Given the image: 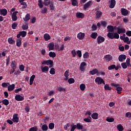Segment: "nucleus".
I'll list each match as a JSON object with an SVG mask.
<instances>
[{
  "label": "nucleus",
  "instance_id": "1",
  "mask_svg": "<svg viewBox=\"0 0 131 131\" xmlns=\"http://www.w3.org/2000/svg\"><path fill=\"white\" fill-rule=\"evenodd\" d=\"M107 29L108 33L107 34V36L110 39H118L119 38V34L117 33L114 32V29L113 28V26L109 25L107 27Z\"/></svg>",
  "mask_w": 131,
  "mask_h": 131
},
{
  "label": "nucleus",
  "instance_id": "2",
  "mask_svg": "<svg viewBox=\"0 0 131 131\" xmlns=\"http://www.w3.org/2000/svg\"><path fill=\"white\" fill-rule=\"evenodd\" d=\"M113 86H115L116 88V91L118 94H121V92H122V88L119 86V84L113 83Z\"/></svg>",
  "mask_w": 131,
  "mask_h": 131
},
{
  "label": "nucleus",
  "instance_id": "3",
  "mask_svg": "<svg viewBox=\"0 0 131 131\" xmlns=\"http://www.w3.org/2000/svg\"><path fill=\"white\" fill-rule=\"evenodd\" d=\"M42 65H53L54 62L52 60H43L41 62Z\"/></svg>",
  "mask_w": 131,
  "mask_h": 131
},
{
  "label": "nucleus",
  "instance_id": "4",
  "mask_svg": "<svg viewBox=\"0 0 131 131\" xmlns=\"http://www.w3.org/2000/svg\"><path fill=\"white\" fill-rule=\"evenodd\" d=\"M92 4L93 2H92V1H90L86 3L83 6V10H84V11H86V10H88V9H89V8H90V7L92 6Z\"/></svg>",
  "mask_w": 131,
  "mask_h": 131
},
{
  "label": "nucleus",
  "instance_id": "5",
  "mask_svg": "<svg viewBox=\"0 0 131 131\" xmlns=\"http://www.w3.org/2000/svg\"><path fill=\"white\" fill-rule=\"evenodd\" d=\"M118 34H121V33H125V29L124 28H120V26H118L117 28Z\"/></svg>",
  "mask_w": 131,
  "mask_h": 131
},
{
  "label": "nucleus",
  "instance_id": "6",
  "mask_svg": "<svg viewBox=\"0 0 131 131\" xmlns=\"http://www.w3.org/2000/svg\"><path fill=\"white\" fill-rule=\"evenodd\" d=\"M97 43L100 45V43H102V42H104L105 41V38L102 36H98L97 38Z\"/></svg>",
  "mask_w": 131,
  "mask_h": 131
},
{
  "label": "nucleus",
  "instance_id": "7",
  "mask_svg": "<svg viewBox=\"0 0 131 131\" xmlns=\"http://www.w3.org/2000/svg\"><path fill=\"white\" fill-rule=\"evenodd\" d=\"M98 72L99 71H98V69H94L89 72V74H91L92 75H95V74H97V75H101V73H98Z\"/></svg>",
  "mask_w": 131,
  "mask_h": 131
},
{
  "label": "nucleus",
  "instance_id": "8",
  "mask_svg": "<svg viewBox=\"0 0 131 131\" xmlns=\"http://www.w3.org/2000/svg\"><path fill=\"white\" fill-rule=\"evenodd\" d=\"M15 99L16 100V101L20 102V101H23V100H24V96H22L20 95L17 94L15 96Z\"/></svg>",
  "mask_w": 131,
  "mask_h": 131
},
{
  "label": "nucleus",
  "instance_id": "9",
  "mask_svg": "<svg viewBox=\"0 0 131 131\" xmlns=\"http://www.w3.org/2000/svg\"><path fill=\"white\" fill-rule=\"evenodd\" d=\"M126 59V55L124 54H121L119 56L118 60L119 62H123V60H125Z\"/></svg>",
  "mask_w": 131,
  "mask_h": 131
},
{
  "label": "nucleus",
  "instance_id": "10",
  "mask_svg": "<svg viewBox=\"0 0 131 131\" xmlns=\"http://www.w3.org/2000/svg\"><path fill=\"white\" fill-rule=\"evenodd\" d=\"M12 121H13V122H19V117H18V114H15L13 115Z\"/></svg>",
  "mask_w": 131,
  "mask_h": 131
},
{
  "label": "nucleus",
  "instance_id": "11",
  "mask_svg": "<svg viewBox=\"0 0 131 131\" xmlns=\"http://www.w3.org/2000/svg\"><path fill=\"white\" fill-rule=\"evenodd\" d=\"M103 80V78L100 77H97L95 78V82H97L98 84H102Z\"/></svg>",
  "mask_w": 131,
  "mask_h": 131
},
{
  "label": "nucleus",
  "instance_id": "12",
  "mask_svg": "<svg viewBox=\"0 0 131 131\" xmlns=\"http://www.w3.org/2000/svg\"><path fill=\"white\" fill-rule=\"evenodd\" d=\"M85 36V34L84 33H81L80 32L77 35V37L79 39H80V40H82L83 38H84V36Z\"/></svg>",
  "mask_w": 131,
  "mask_h": 131
},
{
  "label": "nucleus",
  "instance_id": "13",
  "mask_svg": "<svg viewBox=\"0 0 131 131\" xmlns=\"http://www.w3.org/2000/svg\"><path fill=\"white\" fill-rule=\"evenodd\" d=\"M76 125L77 129L78 130L81 129L82 131L86 130V129H83V126L82 125L80 124V123H77V124Z\"/></svg>",
  "mask_w": 131,
  "mask_h": 131
},
{
  "label": "nucleus",
  "instance_id": "14",
  "mask_svg": "<svg viewBox=\"0 0 131 131\" xmlns=\"http://www.w3.org/2000/svg\"><path fill=\"white\" fill-rule=\"evenodd\" d=\"M104 58L105 59L106 62H109L112 60V56L110 54L104 56Z\"/></svg>",
  "mask_w": 131,
  "mask_h": 131
},
{
  "label": "nucleus",
  "instance_id": "15",
  "mask_svg": "<svg viewBox=\"0 0 131 131\" xmlns=\"http://www.w3.org/2000/svg\"><path fill=\"white\" fill-rule=\"evenodd\" d=\"M102 15H103V13L102 11H97L96 12V19H99V18H101L102 17Z\"/></svg>",
  "mask_w": 131,
  "mask_h": 131
},
{
  "label": "nucleus",
  "instance_id": "16",
  "mask_svg": "<svg viewBox=\"0 0 131 131\" xmlns=\"http://www.w3.org/2000/svg\"><path fill=\"white\" fill-rule=\"evenodd\" d=\"M1 15L2 16H7L8 14V11L6 9H1L0 10Z\"/></svg>",
  "mask_w": 131,
  "mask_h": 131
},
{
  "label": "nucleus",
  "instance_id": "17",
  "mask_svg": "<svg viewBox=\"0 0 131 131\" xmlns=\"http://www.w3.org/2000/svg\"><path fill=\"white\" fill-rule=\"evenodd\" d=\"M84 66H86V63L85 62H82L81 63L80 65V70L81 71H84Z\"/></svg>",
  "mask_w": 131,
  "mask_h": 131
},
{
  "label": "nucleus",
  "instance_id": "18",
  "mask_svg": "<svg viewBox=\"0 0 131 131\" xmlns=\"http://www.w3.org/2000/svg\"><path fill=\"white\" fill-rule=\"evenodd\" d=\"M10 66H11L12 69H16L17 68V62H16V61L15 60H13L11 62Z\"/></svg>",
  "mask_w": 131,
  "mask_h": 131
},
{
  "label": "nucleus",
  "instance_id": "19",
  "mask_svg": "<svg viewBox=\"0 0 131 131\" xmlns=\"http://www.w3.org/2000/svg\"><path fill=\"white\" fill-rule=\"evenodd\" d=\"M76 17L77 18L83 19V18H84V14L81 12H77L76 14Z\"/></svg>",
  "mask_w": 131,
  "mask_h": 131
},
{
  "label": "nucleus",
  "instance_id": "20",
  "mask_svg": "<svg viewBox=\"0 0 131 131\" xmlns=\"http://www.w3.org/2000/svg\"><path fill=\"white\" fill-rule=\"evenodd\" d=\"M16 47H18V48H20V46H21V45H22V38L16 39Z\"/></svg>",
  "mask_w": 131,
  "mask_h": 131
},
{
  "label": "nucleus",
  "instance_id": "21",
  "mask_svg": "<svg viewBox=\"0 0 131 131\" xmlns=\"http://www.w3.org/2000/svg\"><path fill=\"white\" fill-rule=\"evenodd\" d=\"M115 5H116V1H115V0H111L109 8H110V9H113V8L115 7Z\"/></svg>",
  "mask_w": 131,
  "mask_h": 131
},
{
  "label": "nucleus",
  "instance_id": "22",
  "mask_svg": "<svg viewBox=\"0 0 131 131\" xmlns=\"http://www.w3.org/2000/svg\"><path fill=\"white\" fill-rule=\"evenodd\" d=\"M43 38L46 41H48V40L51 39V36H50V34L46 33L44 34Z\"/></svg>",
  "mask_w": 131,
  "mask_h": 131
},
{
  "label": "nucleus",
  "instance_id": "23",
  "mask_svg": "<svg viewBox=\"0 0 131 131\" xmlns=\"http://www.w3.org/2000/svg\"><path fill=\"white\" fill-rule=\"evenodd\" d=\"M54 47H55V44H54V43H49L48 45L49 51H53V50H54Z\"/></svg>",
  "mask_w": 131,
  "mask_h": 131
},
{
  "label": "nucleus",
  "instance_id": "24",
  "mask_svg": "<svg viewBox=\"0 0 131 131\" xmlns=\"http://www.w3.org/2000/svg\"><path fill=\"white\" fill-rule=\"evenodd\" d=\"M49 7L51 11H54L55 10V6H54V1H51V3L49 4Z\"/></svg>",
  "mask_w": 131,
  "mask_h": 131
},
{
  "label": "nucleus",
  "instance_id": "25",
  "mask_svg": "<svg viewBox=\"0 0 131 131\" xmlns=\"http://www.w3.org/2000/svg\"><path fill=\"white\" fill-rule=\"evenodd\" d=\"M41 70L43 73L48 72V71H49V67L48 66H45L44 67H41Z\"/></svg>",
  "mask_w": 131,
  "mask_h": 131
},
{
  "label": "nucleus",
  "instance_id": "26",
  "mask_svg": "<svg viewBox=\"0 0 131 131\" xmlns=\"http://www.w3.org/2000/svg\"><path fill=\"white\" fill-rule=\"evenodd\" d=\"M8 42L9 45H15V40L13 39L12 37H9L8 39Z\"/></svg>",
  "mask_w": 131,
  "mask_h": 131
},
{
  "label": "nucleus",
  "instance_id": "27",
  "mask_svg": "<svg viewBox=\"0 0 131 131\" xmlns=\"http://www.w3.org/2000/svg\"><path fill=\"white\" fill-rule=\"evenodd\" d=\"M34 78H35V75H33L30 77V85H32L33 81H34Z\"/></svg>",
  "mask_w": 131,
  "mask_h": 131
},
{
  "label": "nucleus",
  "instance_id": "28",
  "mask_svg": "<svg viewBox=\"0 0 131 131\" xmlns=\"http://www.w3.org/2000/svg\"><path fill=\"white\" fill-rule=\"evenodd\" d=\"M15 89V84H12L8 87V91L9 92H12Z\"/></svg>",
  "mask_w": 131,
  "mask_h": 131
},
{
  "label": "nucleus",
  "instance_id": "29",
  "mask_svg": "<svg viewBox=\"0 0 131 131\" xmlns=\"http://www.w3.org/2000/svg\"><path fill=\"white\" fill-rule=\"evenodd\" d=\"M121 13L123 16H127L128 14V11L126 10L125 9H123L121 10Z\"/></svg>",
  "mask_w": 131,
  "mask_h": 131
},
{
  "label": "nucleus",
  "instance_id": "30",
  "mask_svg": "<svg viewBox=\"0 0 131 131\" xmlns=\"http://www.w3.org/2000/svg\"><path fill=\"white\" fill-rule=\"evenodd\" d=\"M24 20L25 21V22H27L28 21H29L30 20V14H27L25 16V18H24Z\"/></svg>",
  "mask_w": 131,
  "mask_h": 131
},
{
  "label": "nucleus",
  "instance_id": "31",
  "mask_svg": "<svg viewBox=\"0 0 131 131\" xmlns=\"http://www.w3.org/2000/svg\"><path fill=\"white\" fill-rule=\"evenodd\" d=\"M98 116H99V115L97 113H93V114L91 115L92 118L95 120L98 119Z\"/></svg>",
  "mask_w": 131,
  "mask_h": 131
},
{
  "label": "nucleus",
  "instance_id": "32",
  "mask_svg": "<svg viewBox=\"0 0 131 131\" xmlns=\"http://www.w3.org/2000/svg\"><path fill=\"white\" fill-rule=\"evenodd\" d=\"M38 6L40 8V9L43 8V2L41 0H38Z\"/></svg>",
  "mask_w": 131,
  "mask_h": 131
},
{
  "label": "nucleus",
  "instance_id": "33",
  "mask_svg": "<svg viewBox=\"0 0 131 131\" xmlns=\"http://www.w3.org/2000/svg\"><path fill=\"white\" fill-rule=\"evenodd\" d=\"M19 33L21 37H25V36H26V34H27V32L25 31H20Z\"/></svg>",
  "mask_w": 131,
  "mask_h": 131
},
{
  "label": "nucleus",
  "instance_id": "34",
  "mask_svg": "<svg viewBox=\"0 0 131 131\" xmlns=\"http://www.w3.org/2000/svg\"><path fill=\"white\" fill-rule=\"evenodd\" d=\"M97 36H98V33L96 32H93L91 35V37L92 38H94V39H96V38H97Z\"/></svg>",
  "mask_w": 131,
  "mask_h": 131
},
{
  "label": "nucleus",
  "instance_id": "35",
  "mask_svg": "<svg viewBox=\"0 0 131 131\" xmlns=\"http://www.w3.org/2000/svg\"><path fill=\"white\" fill-rule=\"evenodd\" d=\"M49 56L50 58H55L56 57V53L51 51L49 53Z\"/></svg>",
  "mask_w": 131,
  "mask_h": 131
},
{
  "label": "nucleus",
  "instance_id": "36",
  "mask_svg": "<svg viewBox=\"0 0 131 131\" xmlns=\"http://www.w3.org/2000/svg\"><path fill=\"white\" fill-rule=\"evenodd\" d=\"M64 77L66 78L64 79V80H68V77L69 76V71H66L64 74Z\"/></svg>",
  "mask_w": 131,
  "mask_h": 131
},
{
  "label": "nucleus",
  "instance_id": "37",
  "mask_svg": "<svg viewBox=\"0 0 131 131\" xmlns=\"http://www.w3.org/2000/svg\"><path fill=\"white\" fill-rule=\"evenodd\" d=\"M52 2L51 0H44L43 4L45 5V6H49L50 4Z\"/></svg>",
  "mask_w": 131,
  "mask_h": 131
},
{
  "label": "nucleus",
  "instance_id": "38",
  "mask_svg": "<svg viewBox=\"0 0 131 131\" xmlns=\"http://www.w3.org/2000/svg\"><path fill=\"white\" fill-rule=\"evenodd\" d=\"M71 3L72 6H74L75 7V6H78V2H77V0H71Z\"/></svg>",
  "mask_w": 131,
  "mask_h": 131
},
{
  "label": "nucleus",
  "instance_id": "39",
  "mask_svg": "<svg viewBox=\"0 0 131 131\" xmlns=\"http://www.w3.org/2000/svg\"><path fill=\"white\" fill-rule=\"evenodd\" d=\"M2 103L5 106H8V105H9V102L8 99H4L3 100H2Z\"/></svg>",
  "mask_w": 131,
  "mask_h": 131
},
{
  "label": "nucleus",
  "instance_id": "40",
  "mask_svg": "<svg viewBox=\"0 0 131 131\" xmlns=\"http://www.w3.org/2000/svg\"><path fill=\"white\" fill-rule=\"evenodd\" d=\"M83 120L85 122H92V118L91 116H89L86 118H84Z\"/></svg>",
  "mask_w": 131,
  "mask_h": 131
},
{
  "label": "nucleus",
  "instance_id": "41",
  "mask_svg": "<svg viewBox=\"0 0 131 131\" xmlns=\"http://www.w3.org/2000/svg\"><path fill=\"white\" fill-rule=\"evenodd\" d=\"M117 128L119 131H122L124 129V128H123V126H122L121 124H119L117 126Z\"/></svg>",
  "mask_w": 131,
  "mask_h": 131
},
{
  "label": "nucleus",
  "instance_id": "42",
  "mask_svg": "<svg viewBox=\"0 0 131 131\" xmlns=\"http://www.w3.org/2000/svg\"><path fill=\"white\" fill-rule=\"evenodd\" d=\"M104 90L105 91H111L112 89L111 87L109 86V84H106L104 85Z\"/></svg>",
  "mask_w": 131,
  "mask_h": 131
},
{
  "label": "nucleus",
  "instance_id": "43",
  "mask_svg": "<svg viewBox=\"0 0 131 131\" xmlns=\"http://www.w3.org/2000/svg\"><path fill=\"white\" fill-rule=\"evenodd\" d=\"M80 89L83 92L85 90V84L82 83L80 85Z\"/></svg>",
  "mask_w": 131,
  "mask_h": 131
},
{
  "label": "nucleus",
  "instance_id": "44",
  "mask_svg": "<svg viewBox=\"0 0 131 131\" xmlns=\"http://www.w3.org/2000/svg\"><path fill=\"white\" fill-rule=\"evenodd\" d=\"M68 81L70 84H71L72 83H74V82H75V80L73 78L69 79Z\"/></svg>",
  "mask_w": 131,
  "mask_h": 131
},
{
  "label": "nucleus",
  "instance_id": "45",
  "mask_svg": "<svg viewBox=\"0 0 131 131\" xmlns=\"http://www.w3.org/2000/svg\"><path fill=\"white\" fill-rule=\"evenodd\" d=\"M20 4L21 6H23V9H26L27 8V4L26 2H23L20 3Z\"/></svg>",
  "mask_w": 131,
  "mask_h": 131
},
{
  "label": "nucleus",
  "instance_id": "46",
  "mask_svg": "<svg viewBox=\"0 0 131 131\" xmlns=\"http://www.w3.org/2000/svg\"><path fill=\"white\" fill-rule=\"evenodd\" d=\"M54 127H55V124H54V123H50L49 124V128L50 129H54Z\"/></svg>",
  "mask_w": 131,
  "mask_h": 131
},
{
  "label": "nucleus",
  "instance_id": "47",
  "mask_svg": "<svg viewBox=\"0 0 131 131\" xmlns=\"http://www.w3.org/2000/svg\"><path fill=\"white\" fill-rule=\"evenodd\" d=\"M84 59H89L90 55L89 54V52H85L83 55Z\"/></svg>",
  "mask_w": 131,
  "mask_h": 131
},
{
  "label": "nucleus",
  "instance_id": "48",
  "mask_svg": "<svg viewBox=\"0 0 131 131\" xmlns=\"http://www.w3.org/2000/svg\"><path fill=\"white\" fill-rule=\"evenodd\" d=\"M17 26H18V24L17 23H13L11 25L12 29H16Z\"/></svg>",
  "mask_w": 131,
  "mask_h": 131
},
{
  "label": "nucleus",
  "instance_id": "49",
  "mask_svg": "<svg viewBox=\"0 0 131 131\" xmlns=\"http://www.w3.org/2000/svg\"><path fill=\"white\" fill-rule=\"evenodd\" d=\"M8 85H10V83H9V82H3L2 84V86H3V88H7L8 86Z\"/></svg>",
  "mask_w": 131,
  "mask_h": 131
},
{
  "label": "nucleus",
  "instance_id": "50",
  "mask_svg": "<svg viewBox=\"0 0 131 131\" xmlns=\"http://www.w3.org/2000/svg\"><path fill=\"white\" fill-rule=\"evenodd\" d=\"M106 120L108 122H113L114 121V118H107L106 119Z\"/></svg>",
  "mask_w": 131,
  "mask_h": 131
},
{
  "label": "nucleus",
  "instance_id": "51",
  "mask_svg": "<svg viewBox=\"0 0 131 131\" xmlns=\"http://www.w3.org/2000/svg\"><path fill=\"white\" fill-rule=\"evenodd\" d=\"M49 72L52 75H54V74L56 73V72H55V69L54 68H51Z\"/></svg>",
  "mask_w": 131,
  "mask_h": 131
},
{
  "label": "nucleus",
  "instance_id": "52",
  "mask_svg": "<svg viewBox=\"0 0 131 131\" xmlns=\"http://www.w3.org/2000/svg\"><path fill=\"white\" fill-rule=\"evenodd\" d=\"M47 12H48V9L47 8V7H45L41 11V13H42V14H47Z\"/></svg>",
  "mask_w": 131,
  "mask_h": 131
},
{
  "label": "nucleus",
  "instance_id": "53",
  "mask_svg": "<svg viewBox=\"0 0 131 131\" xmlns=\"http://www.w3.org/2000/svg\"><path fill=\"white\" fill-rule=\"evenodd\" d=\"M48 125L47 124H44L42 125V130H48Z\"/></svg>",
  "mask_w": 131,
  "mask_h": 131
},
{
  "label": "nucleus",
  "instance_id": "54",
  "mask_svg": "<svg viewBox=\"0 0 131 131\" xmlns=\"http://www.w3.org/2000/svg\"><path fill=\"white\" fill-rule=\"evenodd\" d=\"M77 55L78 56L79 58H81V56H82V53H81V51L80 50H78L76 52Z\"/></svg>",
  "mask_w": 131,
  "mask_h": 131
},
{
  "label": "nucleus",
  "instance_id": "55",
  "mask_svg": "<svg viewBox=\"0 0 131 131\" xmlns=\"http://www.w3.org/2000/svg\"><path fill=\"white\" fill-rule=\"evenodd\" d=\"M121 66L123 69H126V68H127V66L125 62L122 63Z\"/></svg>",
  "mask_w": 131,
  "mask_h": 131
},
{
  "label": "nucleus",
  "instance_id": "56",
  "mask_svg": "<svg viewBox=\"0 0 131 131\" xmlns=\"http://www.w3.org/2000/svg\"><path fill=\"white\" fill-rule=\"evenodd\" d=\"M57 91H59V92H65L66 90L62 87H59L57 88Z\"/></svg>",
  "mask_w": 131,
  "mask_h": 131
},
{
  "label": "nucleus",
  "instance_id": "57",
  "mask_svg": "<svg viewBox=\"0 0 131 131\" xmlns=\"http://www.w3.org/2000/svg\"><path fill=\"white\" fill-rule=\"evenodd\" d=\"M112 69H115V64H113L108 67V70H112Z\"/></svg>",
  "mask_w": 131,
  "mask_h": 131
},
{
  "label": "nucleus",
  "instance_id": "58",
  "mask_svg": "<svg viewBox=\"0 0 131 131\" xmlns=\"http://www.w3.org/2000/svg\"><path fill=\"white\" fill-rule=\"evenodd\" d=\"M71 54L72 56L74 57V58L75 57L77 54L76 51H75V50L74 49L73 50H72L71 51Z\"/></svg>",
  "mask_w": 131,
  "mask_h": 131
},
{
  "label": "nucleus",
  "instance_id": "59",
  "mask_svg": "<svg viewBox=\"0 0 131 131\" xmlns=\"http://www.w3.org/2000/svg\"><path fill=\"white\" fill-rule=\"evenodd\" d=\"M36 21V17H33L31 19V23L32 24H34V23Z\"/></svg>",
  "mask_w": 131,
  "mask_h": 131
},
{
  "label": "nucleus",
  "instance_id": "60",
  "mask_svg": "<svg viewBox=\"0 0 131 131\" xmlns=\"http://www.w3.org/2000/svg\"><path fill=\"white\" fill-rule=\"evenodd\" d=\"M125 117L127 118H131V113L130 112H127L125 114Z\"/></svg>",
  "mask_w": 131,
  "mask_h": 131
},
{
  "label": "nucleus",
  "instance_id": "61",
  "mask_svg": "<svg viewBox=\"0 0 131 131\" xmlns=\"http://www.w3.org/2000/svg\"><path fill=\"white\" fill-rule=\"evenodd\" d=\"M76 128V125H71V131H74Z\"/></svg>",
  "mask_w": 131,
  "mask_h": 131
},
{
  "label": "nucleus",
  "instance_id": "62",
  "mask_svg": "<svg viewBox=\"0 0 131 131\" xmlns=\"http://www.w3.org/2000/svg\"><path fill=\"white\" fill-rule=\"evenodd\" d=\"M24 68H25V67L23 64H21L19 66V69L20 71H24Z\"/></svg>",
  "mask_w": 131,
  "mask_h": 131
},
{
  "label": "nucleus",
  "instance_id": "63",
  "mask_svg": "<svg viewBox=\"0 0 131 131\" xmlns=\"http://www.w3.org/2000/svg\"><path fill=\"white\" fill-rule=\"evenodd\" d=\"M22 29L23 30H26L28 29V25H23L22 26Z\"/></svg>",
  "mask_w": 131,
  "mask_h": 131
},
{
  "label": "nucleus",
  "instance_id": "64",
  "mask_svg": "<svg viewBox=\"0 0 131 131\" xmlns=\"http://www.w3.org/2000/svg\"><path fill=\"white\" fill-rule=\"evenodd\" d=\"M29 131H37V128L36 127H31Z\"/></svg>",
  "mask_w": 131,
  "mask_h": 131
}]
</instances>
